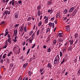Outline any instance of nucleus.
Returning <instances> with one entry per match:
<instances>
[{
  "label": "nucleus",
  "instance_id": "obj_16",
  "mask_svg": "<svg viewBox=\"0 0 80 80\" xmlns=\"http://www.w3.org/2000/svg\"><path fill=\"white\" fill-rule=\"evenodd\" d=\"M68 10L67 9H65L63 12V14H66L67 13Z\"/></svg>",
  "mask_w": 80,
  "mask_h": 80
},
{
  "label": "nucleus",
  "instance_id": "obj_15",
  "mask_svg": "<svg viewBox=\"0 0 80 80\" xmlns=\"http://www.w3.org/2000/svg\"><path fill=\"white\" fill-rule=\"evenodd\" d=\"M50 12V14H52V12H53V10L52 9L48 10V12L49 13Z\"/></svg>",
  "mask_w": 80,
  "mask_h": 80
},
{
  "label": "nucleus",
  "instance_id": "obj_22",
  "mask_svg": "<svg viewBox=\"0 0 80 80\" xmlns=\"http://www.w3.org/2000/svg\"><path fill=\"white\" fill-rule=\"evenodd\" d=\"M72 47L70 46L69 47V49H68V50H69L70 51H72Z\"/></svg>",
  "mask_w": 80,
  "mask_h": 80
},
{
  "label": "nucleus",
  "instance_id": "obj_21",
  "mask_svg": "<svg viewBox=\"0 0 80 80\" xmlns=\"http://www.w3.org/2000/svg\"><path fill=\"white\" fill-rule=\"evenodd\" d=\"M48 19V17L46 18L45 21V23H47Z\"/></svg>",
  "mask_w": 80,
  "mask_h": 80
},
{
  "label": "nucleus",
  "instance_id": "obj_52",
  "mask_svg": "<svg viewBox=\"0 0 80 80\" xmlns=\"http://www.w3.org/2000/svg\"><path fill=\"white\" fill-rule=\"evenodd\" d=\"M78 42V43H80V39L79 38H78L77 40Z\"/></svg>",
  "mask_w": 80,
  "mask_h": 80
},
{
  "label": "nucleus",
  "instance_id": "obj_31",
  "mask_svg": "<svg viewBox=\"0 0 80 80\" xmlns=\"http://www.w3.org/2000/svg\"><path fill=\"white\" fill-rule=\"evenodd\" d=\"M32 72L31 71H29L28 72L29 76H31V75H32Z\"/></svg>",
  "mask_w": 80,
  "mask_h": 80
},
{
  "label": "nucleus",
  "instance_id": "obj_63",
  "mask_svg": "<svg viewBox=\"0 0 80 80\" xmlns=\"http://www.w3.org/2000/svg\"><path fill=\"white\" fill-rule=\"evenodd\" d=\"M51 20H52V21H53V20H54V18H51Z\"/></svg>",
  "mask_w": 80,
  "mask_h": 80
},
{
  "label": "nucleus",
  "instance_id": "obj_43",
  "mask_svg": "<svg viewBox=\"0 0 80 80\" xmlns=\"http://www.w3.org/2000/svg\"><path fill=\"white\" fill-rule=\"evenodd\" d=\"M3 59H1V60H0V63H2V64L3 63Z\"/></svg>",
  "mask_w": 80,
  "mask_h": 80
},
{
  "label": "nucleus",
  "instance_id": "obj_20",
  "mask_svg": "<svg viewBox=\"0 0 80 80\" xmlns=\"http://www.w3.org/2000/svg\"><path fill=\"white\" fill-rule=\"evenodd\" d=\"M51 51V48H49L47 50V52H50Z\"/></svg>",
  "mask_w": 80,
  "mask_h": 80
},
{
  "label": "nucleus",
  "instance_id": "obj_46",
  "mask_svg": "<svg viewBox=\"0 0 80 80\" xmlns=\"http://www.w3.org/2000/svg\"><path fill=\"white\" fill-rule=\"evenodd\" d=\"M39 33H40V31L39 30H38L37 32V35H39Z\"/></svg>",
  "mask_w": 80,
  "mask_h": 80
},
{
  "label": "nucleus",
  "instance_id": "obj_7",
  "mask_svg": "<svg viewBox=\"0 0 80 80\" xmlns=\"http://www.w3.org/2000/svg\"><path fill=\"white\" fill-rule=\"evenodd\" d=\"M67 32H69L70 31V26H67L65 28Z\"/></svg>",
  "mask_w": 80,
  "mask_h": 80
},
{
  "label": "nucleus",
  "instance_id": "obj_48",
  "mask_svg": "<svg viewBox=\"0 0 80 80\" xmlns=\"http://www.w3.org/2000/svg\"><path fill=\"white\" fill-rule=\"evenodd\" d=\"M43 68H42L40 70V72H41H41H43Z\"/></svg>",
  "mask_w": 80,
  "mask_h": 80
},
{
  "label": "nucleus",
  "instance_id": "obj_44",
  "mask_svg": "<svg viewBox=\"0 0 80 80\" xmlns=\"http://www.w3.org/2000/svg\"><path fill=\"white\" fill-rule=\"evenodd\" d=\"M4 12L5 13V14L6 15H7L8 14V11H5Z\"/></svg>",
  "mask_w": 80,
  "mask_h": 80
},
{
  "label": "nucleus",
  "instance_id": "obj_34",
  "mask_svg": "<svg viewBox=\"0 0 80 80\" xmlns=\"http://www.w3.org/2000/svg\"><path fill=\"white\" fill-rule=\"evenodd\" d=\"M12 54V52H10L9 54H8V57H10V55H11V54Z\"/></svg>",
  "mask_w": 80,
  "mask_h": 80
},
{
  "label": "nucleus",
  "instance_id": "obj_55",
  "mask_svg": "<svg viewBox=\"0 0 80 80\" xmlns=\"http://www.w3.org/2000/svg\"><path fill=\"white\" fill-rule=\"evenodd\" d=\"M19 80H22V76H20L19 78Z\"/></svg>",
  "mask_w": 80,
  "mask_h": 80
},
{
  "label": "nucleus",
  "instance_id": "obj_61",
  "mask_svg": "<svg viewBox=\"0 0 80 80\" xmlns=\"http://www.w3.org/2000/svg\"><path fill=\"white\" fill-rule=\"evenodd\" d=\"M78 73L79 75L80 74V68L79 69V70L78 71Z\"/></svg>",
  "mask_w": 80,
  "mask_h": 80
},
{
  "label": "nucleus",
  "instance_id": "obj_60",
  "mask_svg": "<svg viewBox=\"0 0 80 80\" xmlns=\"http://www.w3.org/2000/svg\"><path fill=\"white\" fill-rule=\"evenodd\" d=\"M35 59V56L33 55V59L34 60Z\"/></svg>",
  "mask_w": 80,
  "mask_h": 80
},
{
  "label": "nucleus",
  "instance_id": "obj_14",
  "mask_svg": "<svg viewBox=\"0 0 80 80\" xmlns=\"http://www.w3.org/2000/svg\"><path fill=\"white\" fill-rule=\"evenodd\" d=\"M48 68H52V65L50 63H48V64L47 66Z\"/></svg>",
  "mask_w": 80,
  "mask_h": 80
},
{
  "label": "nucleus",
  "instance_id": "obj_50",
  "mask_svg": "<svg viewBox=\"0 0 80 80\" xmlns=\"http://www.w3.org/2000/svg\"><path fill=\"white\" fill-rule=\"evenodd\" d=\"M12 41H13V42H16L17 41V40L15 39H13L12 40Z\"/></svg>",
  "mask_w": 80,
  "mask_h": 80
},
{
  "label": "nucleus",
  "instance_id": "obj_51",
  "mask_svg": "<svg viewBox=\"0 0 80 80\" xmlns=\"http://www.w3.org/2000/svg\"><path fill=\"white\" fill-rule=\"evenodd\" d=\"M19 25V24H16V25H15V28H17V27H18V26Z\"/></svg>",
  "mask_w": 80,
  "mask_h": 80
},
{
  "label": "nucleus",
  "instance_id": "obj_37",
  "mask_svg": "<svg viewBox=\"0 0 80 80\" xmlns=\"http://www.w3.org/2000/svg\"><path fill=\"white\" fill-rule=\"evenodd\" d=\"M35 33H33V34H32V38H34V36H35Z\"/></svg>",
  "mask_w": 80,
  "mask_h": 80
},
{
  "label": "nucleus",
  "instance_id": "obj_35",
  "mask_svg": "<svg viewBox=\"0 0 80 80\" xmlns=\"http://www.w3.org/2000/svg\"><path fill=\"white\" fill-rule=\"evenodd\" d=\"M41 25H42V22H39V23L38 24V27H40V26H41Z\"/></svg>",
  "mask_w": 80,
  "mask_h": 80
},
{
  "label": "nucleus",
  "instance_id": "obj_11",
  "mask_svg": "<svg viewBox=\"0 0 80 80\" xmlns=\"http://www.w3.org/2000/svg\"><path fill=\"white\" fill-rule=\"evenodd\" d=\"M57 43V39H54L53 41V43H52V45L53 46L55 44H56Z\"/></svg>",
  "mask_w": 80,
  "mask_h": 80
},
{
  "label": "nucleus",
  "instance_id": "obj_38",
  "mask_svg": "<svg viewBox=\"0 0 80 80\" xmlns=\"http://www.w3.org/2000/svg\"><path fill=\"white\" fill-rule=\"evenodd\" d=\"M38 10H40L41 9V6H39L38 7H37Z\"/></svg>",
  "mask_w": 80,
  "mask_h": 80
},
{
  "label": "nucleus",
  "instance_id": "obj_18",
  "mask_svg": "<svg viewBox=\"0 0 80 80\" xmlns=\"http://www.w3.org/2000/svg\"><path fill=\"white\" fill-rule=\"evenodd\" d=\"M50 32V28H48L46 30V33H47L48 32Z\"/></svg>",
  "mask_w": 80,
  "mask_h": 80
},
{
  "label": "nucleus",
  "instance_id": "obj_49",
  "mask_svg": "<svg viewBox=\"0 0 80 80\" xmlns=\"http://www.w3.org/2000/svg\"><path fill=\"white\" fill-rule=\"evenodd\" d=\"M33 33V31H31L29 33L30 35H32V34Z\"/></svg>",
  "mask_w": 80,
  "mask_h": 80
},
{
  "label": "nucleus",
  "instance_id": "obj_24",
  "mask_svg": "<svg viewBox=\"0 0 80 80\" xmlns=\"http://www.w3.org/2000/svg\"><path fill=\"white\" fill-rule=\"evenodd\" d=\"M27 20V21H30L31 20H32V18L31 17H29L28 18Z\"/></svg>",
  "mask_w": 80,
  "mask_h": 80
},
{
  "label": "nucleus",
  "instance_id": "obj_41",
  "mask_svg": "<svg viewBox=\"0 0 80 80\" xmlns=\"http://www.w3.org/2000/svg\"><path fill=\"white\" fill-rule=\"evenodd\" d=\"M35 45H36L35 44V43L34 44H33V46H32V47H31V48L32 49L33 48H34V47H35Z\"/></svg>",
  "mask_w": 80,
  "mask_h": 80
},
{
  "label": "nucleus",
  "instance_id": "obj_39",
  "mask_svg": "<svg viewBox=\"0 0 80 80\" xmlns=\"http://www.w3.org/2000/svg\"><path fill=\"white\" fill-rule=\"evenodd\" d=\"M10 66L11 67H13V63H11L10 64Z\"/></svg>",
  "mask_w": 80,
  "mask_h": 80
},
{
  "label": "nucleus",
  "instance_id": "obj_19",
  "mask_svg": "<svg viewBox=\"0 0 80 80\" xmlns=\"http://www.w3.org/2000/svg\"><path fill=\"white\" fill-rule=\"evenodd\" d=\"M18 14L17 13H16L15 14L14 17L15 18H18Z\"/></svg>",
  "mask_w": 80,
  "mask_h": 80
},
{
  "label": "nucleus",
  "instance_id": "obj_8",
  "mask_svg": "<svg viewBox=\"0 0 80 80\" xmlns=\"http://www.w3.org/2000/svg\"><path fill=\"white\" fill-rule=\"evenodd\" d=\"M8 34V29H6L5 30V33L4 34V37H6L7 35Z\"/></svg>",
  "mask_w": 80,
  "mask_h": 80
},
{
  "label": "nucleus",
  "instance_id": "obj_40",
  "mask_svg": "<svg viewBox=\"0 0 80 80\" xmlns=\"http://www.w3.org/2000/svg\"><path fill=\"white\" fill-rule=\"evenodd\" d=\"M2 24H4V25H5V22L3 21L2 23H0L1 25H2Z\"/></svg>",
  "mask_w": 80,
  "mask_h": 80
},
{
  "label": "nucleus",
  "instance_id": "obj_12",
  "mask_svg": "<svg viewBox=\"0 0 80 80\" xmlns=\"http://www.w3.org/2000/svg\"><path fill=\"white\" fill-rule=\"evenodd\" d=\"M58 48H60L61 46L63 44V42H58Z\"/></svg>",
  "mask_w": 80,
  "mask_h": 80
},
{
  "label": "nucleus",
  "instance_id": "obj_17",
  "mask_svg": "<svg viewBox=\"0 0 80 80\" xmlns=\"http://www.w3.org/2000/svg\"><path fill=\"white\" fill-rule=\"evenodd\" d=\"M14 34H15V36L17 35V30H15L14 31Z\"/></svg>",
  "mask_w": 80,
  "mask_h": 80
},
{
  "label": "nucleus",
  "instance_id": "obj_27",
  "mask_svg": "<svg viewBox=\"0 0 80 80\" xmlns=\"http://www.w3.org/2000/svg\"><path fill=\"white\" fill-rule=\"evenodd\" d=\"M6 53H5L3 55L2 57V58L3 59H5V58H6Z\"/></svg>",
  "mask_w": 80,
  "mask_h": 80
},
{
  "label": "nucleus",
  "instance_id": "obj_62",
  "mask_svg": "<svg viewBox=\"0 0 80 80\" xmlns=\"http://www.w3.org/2000/svg\"><path fill=\"white\" fill-rule=\"evenodd\" d=\"M25 78L24 80H28V78Z\"/></svg>",
  "mask_w": 80,
  "mask_h": 80
},
{
  "label": "nucleus",
  "instance_id": "obj_25",
  "mask_svg": "<svg viewBox=\"0 0 80 80\" xmlns=\"http://www.w3.org/2000/svg\"><path fill=\"white\" fill-rule=\"evenodd\" d=\"M8 42L10 44L11 43V39L10 38H9L8 39Z\"/></svg>",
  "mask_w": 80,
  "mask_h": 80
},
{
  "label": "nucleus",
  "instance_id": "obj_1",
  "mask_svg": "<svg viewBox=\"0 0 80 80\" xmlns=\"http://www.w3.org/2000/svg\"><path fill=\"white\" fill-rule=\"evenodd\" d=\"M59 61H60V57H59V55H58L54 59V64L58 65V64L59 63Z\"/></svg>",
  "mask_w": 80,
  "mask_h": 80
},
{
  "label": "nucleus",
  "instance_id": "obj_13",
  "mask_svg": "<svg viewBox=\"0 0 80 80\" xmlns=\"http://www.w3.org/2000/svg\"><path fill=\"white\" fill-rule=\"evenodd\" d=\"M15 3V2H13L11 1L9 3V5H11L12 4V6H14V4Z\"/></svg>",
  "mask_w": 80,
  "mask_h": 80
},
{
  "label": "nucleus",
  "instance_id": "obj_33",
  "mask_svg": "<svg viewBox=\"0 0 80 80\" xmlns=\"http://www.w3.org/2000/svg\"><path fill=\"white\" fill-rule=\"evenodd\" d=\"M52 22H49L48 23V25L49 26V27H52Z\"/></svg>",
  "mask_w": 80,
  "mask_h": 80
},
{
  "label": "nucleus",
  "instance_id": "obj_59",
  "mask_svg": "<svg viewBox=\"0 0 80 80\" xmlns=\"http://www.w3.org/2000/svg\"><path fill=\"white\" fill-rule=\"evenodd\" d=\"M43 48H47V46H46L45 45H44Z\"/></svg>",
  "mask_w": 80,
  "mask_h": 80
},
{
  "label": "nucleus",
  "instance_id": "obj_64",
  "mask_svg": "<svg viewBox=\"0 0 80 80\" xmlns=\"http://www.w3.org/2000/svg\"><path fill=\"white\" fill-rule=\"evenodd\" d=\"M42 16H40V20H42Z\"/></svg>",
  "mask_w": 80,
  "mask_h": 80
},
{
  "label": "nucleus",
  "instance_id": "obj_29",
  "mask_svg": "<svg viewBox=\"0 0 80 80\" xmlns=\"http://www.w3.org/2000/svg\"><path fill=\"white\" fill-rule=\"evenodd\" d=\"M23 27L22 26L20 28V31H21V32H22V31H23Z\"/></svg>",
  "mask_w": 80,
  "mask_h": 80
},
{
  "label": "nucleus",
  "instance_id": "obj_58",
  "mask_svg": "<svg viewBox=\"0 0 80 80\" xmlns=\"http://www.w3.org/2000/svg\"><path fill=\"white\" fill-rule=\"evenodd\" d=\"M9 61H10V60H9V59H7V63Z\"/></svg>",
  "mask_w": 80,
  "mask_h": 80
},
{
  "label": "nucleus",
  "instance_id": "obj_3",
  "mask_svg": "<svg viewBox=\"0 0 80 80\" xmlns=\"http://www.w3.org/2000/svg\"><path fill=\"white\" fill-rule=\"evenodd\" d=\"M75 9V8L74 7H72L71 8L69 11V13H71V12H72L73 10H74V9Z\"/></svg>",
  "mask_w": 80,
  "mask_h": 80
},
{
  "label": "nucleus",
  "instance_id": "obj_32",
  "mask_svg": "<svg viewBox=\"0 0 80 80\" xmlns=\"http://www.w3.org/2000/svg\"><path fill=\"white\" fill-rule=\"evenodd\" d=\"M38 16H40V11L38 10Z\"/></svg>",
  "mask_w": 80,
  "mask_h": 80
},
{
  "label": "nucleus",
  "instance_id": "obj_6",
  "mask_svg": "<svg viewBox=\"0 0 80 80\" xmlns=\"http://www.w3.org/2000/svg\"><path fill=\"white\" fill-rule=\"evenodd\" d=\"M69 42L70 43V45H73V40H70L69 41Z\"/></svg>",
  "mask_w": 80,
  "mask_h": 80
},
{
  "label": "nucleus",
  "instance_id": "obj_47",
  "mask_svg": "<svg viewBox=\"0 0 80 80\" xmlns=\"http://www.w3.org/2000/svg\"><path fill=\"white\" fill-rule=\"evenodd\" d=\"M60 56L61 57H62V52L60 51Z\"/></svg>",
  "mask_w": 80,
  "mask_h": 80
},
{
  "label": "nucleus",
  "instance_id": "obj_9",
  "mask_svg": "<svg viewBox=\"0 0 80 80\" xmlns=\"http://www.w3.org/2000/svg\"><path fill=\"white\" fill-rule=\"evenodd\" d=\"M61 32V31H59L60 33H58V36L59 37H62L63 36H62V34H63V32Z\"/></svg>",
  "mask_w": 80,
  "mask_h": 80
},
{
  "label": "nucleus",
  "instance_id": "obj_54",
  "mask_svg": "<svg viewBox=\"0 0 80 80\" xmlns=\"http://www.w3.org/2000/svg\"><path fill=\"white\" fill-rule=\"evenodd\" d=\"M64 61H65V59H63V61H62V62H61V64H62V63H63V62H64Z\"/></svg>",
  "mask_w": 80,
  "mask_h": 80
},
{
  "label": "nucleus",
  "instance_id": "obj_53",
  "mask_svg": "<svg viewBox=\"0 0 80 80\" xmlns=\"http://www.w3.org/2000/svg\"><path fill=\"white\" fill-rule=\"evenodd\" d=\"M7 45H6L4 46L3 48H7Z\"/></svg>",
  "mask_w": 80,
  "mask_h": 80
},
{
  "label": "nucleus",
  "instance_id": "obj_10",
  "mask_svg": "<svg viewBox=\"0 0 80 80\" xmlns=\"http://www.w3.org/2000/svg\"><path fill=\"white\" fill-rule=\"evenodd\" d=\"M21 60H22V62H24L25 61V57H24V56H22L21 57Z\"/></svg>",
  "mask_w": 80,
  "mask_h": 80
},
{
  "label": "nucleus",
  "instance_id": "obj_36",
  "mask_svg": "<svg viewBox=\"0 0 80 80\" xmlns=\"http://www.w3.org/2000/svg\"><path fill=\"white\" fill-rule=\"evenodd\" d=\"M18 3L19 4H21L22 3V1L21 0L18 1Z\"/></svg>",
  "mask_w": 80,
  "mask_h": 80
},
{
  "label": "nucleus",
  "instance_id": "obj_45",
  "mask_svg": "<svg viewBox=\"0 0 80 80\" xmlns=\"http://www.w3.org/2000/svg\"><path fill=\"white\" fill-rule=\"evenodd\" d=\"M51 3H52V2H51L50 1H48V5H50V4H51Z\"/></svg>",
  "mask_w": 80,
  "mask_h": 80
},
{
  "label": "nucleus",
  "instance_id": "obj_28",
  "mask_svg": "<svg viewBox=\"0 0 80 80\" xmlns=\"http://www.w3.org/2000/svg\"><path fill=\"white\" fill-rule=\"evenodd\" d=\"M24 30L25 32H27V27L25 26L24 28Z\"/></svg>",
  "mask_w": 80,
  "mask_h": 80
},
{
  "label": "nucleus",
  "instance_id": "obj_2",
  "mask_svg": "<svg viewBox=\"0 0 80 80\" xmlns=\"http://www.w3.org/2000/svg\"><path fill=\"white\" fill-rule=\"evenodd\" d=\"M64 40V38H59L58 39V42L59 43H63V41Z\"/></svg>",
  "mask_w": 80,
  "mask_h": 80
},
{
  "label": "nucleus",
  "instance_id": "obj_26",
  "mask_svg": "<svg viewBox=\"0 0 80 80\" xmlns=\"http://www.w3.org/2000/svg\"><path fill=\"white\" fill-rule=\"evenodd\" d=\"M28 65V64L27 63L24 64V65H23V67H24V68H26Z\"/></svg>",
  "mask_w": 80,
  "mask_h": 80
},
{
  "label": "nucleus",
  "instance_id": "obj_42",
  "mask_svg": "<svg viewBox=\"0 0 80 80\" xmlns=\"http://www.w3.org/2000/svg\"><path fill=\"white\" fill-rule=\"evenodd\" d=\"M26 43V42H24L22 44V46H24V45H25V43Z\"/></svg>",
  "mask_w": 80,
  "mask_h": 80
},
{
  "label": "nucleus",
  "instance_id": "obj_56",
  "mask_svg": "<svg viewBox=\"0 0 80 80\" xmlns=\"http://www.w3.org/2000/svg\"><path fill=\"white\" fill-rule=\"evenodd\" d=\"M31 19H32V20H35V18L33 17H32V18Z\"/></svg>",
  "mask_w": 80,
  "mask_h": 80
},
{
  "label": "nucleus",
  "instance_id": "obj_30",
  "mask_svg": "<svg viewBox=\"0 0 80 80\" xmlns=\"http://www.w3.org/2000/svg\"><path fill=\"white\" fill-rule=\"evenodd\" d=\"M67 50V48H64L63 49H62L63 50V52H65V50Z\"/></svg>",
  "mask_w": 80,
  "mask_h": 80
},
{
  "label": "nucleus",
  "instance_id": "obj_57",
  "mask_svg": "<svg viewBox=\"0 0 80 80\" xmlns=\"http://www.w3.org/2000/svg\"><path fill=\"white\" fill-rule=\"evenodd\" d=\"M5 44L6 45H8V41H6Z\"/></svg>",
  "mask_w": 80,
  "mask_h": 80
},
{
  "label": "nucleus",
  "instance_id": "obj_5",
  "mask_svg": "<svg viewBox=\"0 0 80 80\" xmlns=\"http://www.w3.org/2000/svg\"><path fill=\"white\" fill-rule=\"evenodd\" d=\"M60 12H58L56 14V17H57V18H60Z\"/></svg>",
  "mask_w": 80,
  "mask_h": 80
},
{
  "label": "nucleus",
  "instance_id": "obj_23",
  "mask_svg": "<svg viewBox=\"0 0 80 80\" xmlns=\"http://www.w3.org/2000/svg\"><path fill=\"white\" fill-rule=\"evenodd\" d=\"M74 37L75 38H77L78 37V34L77 33H76L75 35H74Z\"/></svg>",
  "mask_w": 80,
  "mask_h": 80
},
{
  "label": "nucleus",
  "instance_id": "obj_4",
  "mask_svg": "<svg viewBox=\"0 0 80 80\" xmlns=\"http://www.w3.org/2000/svg\"><path fill=\"white\" fill-rule=\"evenodd\" d=\"M78 10L77 9H75L74 10L73 12L72 15L73 16L75 15L76 13L77 12Z\"/></svg>",
  "mask_w": 80,
  "mask_h": 80
}]
</instances>
